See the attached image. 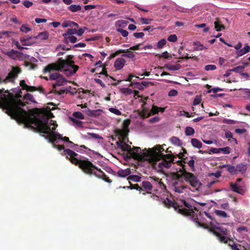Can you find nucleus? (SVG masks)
<instances>
[{
	"instance_id": "1",
	"label": "nucleus",
	"mask_w": 250,
	"mask_h": 250,
	"mask_svg": "<svg viewBox=\"0 0 250 250\" xmlns=\"http://www.w3.org/2000/svg\"><path fill=\"white\" fill-rule=\"evenodd\" d=\"M21 95H13L8 90L2 92L0 90V107L5 110V112L17 122L23 123L25 127L34 124L41 132L47 135L46 138L54 147L59 150H63L62 154L66 155V158L72 163L79 165L85 173L93 174L107 182H111L104 173L91 162L86 159L79 160L76 157L78 156L77 153L71 149H64V146L73 148L75 144L69 141L68 137H63L54 131L58 125L52 120H49L53 117L52 113L48 111L45 114L35 116L32 111L28 112L23 108L25 104L21 100Z\"/></svg>"
},
{
	"instance_id": "2",
	"label": "nucleus",
	"mask_w": 250,
	"mask_h": 250,
	"mask_svg": "<svg viewBox=\"0 0 250 250\" xmlns=\"http://www.w3.org/2000/svg\"><path fill=\"white\" fill-rule=\"evenodd\" d=\"M118 146L124 151H128L132 158L139 160H149L154 168L158 171H163L171 166V161L167 160L162 153L164 149L160 146H157L147 152H142L140 147L131 148L126 143L121 142Z\"/></svg>"
},
{
	"instance_id": "3",
	"label": "nucleus",
	"mask_w": 250,
	"mask_h": 250,
	"mask_svg": "<svg viewBox=\"0 0 250 250\" xmlns=\"http://www.w3.org/2000/svg\"><path fill=\"white\" fill-rule=\"evenodd\" d=\"M79 66L75 65L74 61L70 59H62L60 58L55 63L47 65L43 69L44 73L49 72V80L54 81L52 83L54 88L57 86L64 85L68 81L59 72H62L66 76L73 75L78 70Z\"/></svg>"
},
{
	"instance_id": "4",
	"label": "nucleus",
	"mask_w": 250,
	"mask_h": 250,
	"mask_svg": "<svg viewBox=\"0 0 250 250\" xmlns=\"http://www.w3.org/2000/svg\"><path fill=\"white\" fill-rule=\"evenodd\" d=\"M178 181H185L195 189H198L201 186V183L193 174L185 170L181 171V173L178 175Z\"/></svg>"
},
{
	"instance_id": "5",
	"label": "nucleus",
	"mask_w": 250,
	"mask_h": 250,
	"mask_svg": "<svg viewBox=\"0 0 250 250\" xmlns=\"http://www.w3.org/2000/svg\"><path fill=\"white\" fill-rule=\"evenodd\" d=\"M167 201L168 202L169 206L173 207L176 210H178L179 213L187 216H194V212L192 209L191 206L187 204L185 201L183 202L184 208H180L179 206H176L174 203L169 200L168 198H167Z\"/></svg>"
},
{
	"instance_id": "6",
	"label": "nucleus",
	"mask_w": 250,
	"mask_h": 250,
	"mask_svg": "<svg viewBox=\"0 0 250 250\" xmlns=\"http://www.w3.org/2000/svg\"><path fill=\"white\" fill-rule=\"evenodd\" d=\"M209 223L211 226L215 229L213 230V232L217 237L220 241L225 243H228V238L227 237V229L220 227L219 224L216 223L215 225L212 222Z\"/></svg>"
},
{
	"instance_id": "7",
	"label": "nucleus",
	"mask_w": 250,
	"mask_h": 250,
	"mask_svg": "<svg viewBox=\"0 0 250 250\" xmlns=\"http://www.w3.org/2000/svg\"><path fill=\"white\" fill-rule=\"evenodd\" d=\"M5 54L9 57L15 60L26 59L33 62H37V59L33 57H30L28 55L24 54L21 52H18L14 50V49H12L10 51L6 52Z\"/></svg>"
},
{
	"instance_id": "8",
	"label": "nucleus",
	"mask_w": 250,
	"mask_h": 250,
	"mask_svg": "<svg viewBox=\"0 0 250 250\" xmlns=\"http://www.w3.org/2000/svg\"><path fill=\"white\" fill-rule=\"evenodd\" d=\"M21 71L20 68L13 66L12 70L8 73L6 77L2 79L0 78V83H14L15 80L18 77L19 74L21 73Z\"/></svg>"
},
{
	"instance_id": "9",
	"label": "nucleus",
	"mask_w": 250,
	"mask_h": 250,
	"mask_svg": "<svg viewBox=\"0 0 250 250\" xmlns=\"http://www.w3.org/2000/svg\"><path fill=\"white\" fill-rule=\"evenodd\" d=\"M149 180H151L153 188L156 193H160L166 190V186L159 178L150 177Z\"/></svg>"
},
{
	"instance_id": "10",
	"label": "nucleus",
	"mask_w": 250,
	"mask_h": 250,
	"mask_svg": "<svg viewBox=\"0 0 250 250\" xmlns=\"http://www.w3.org/2000/svg\"><path fill=\"white\" fill-rule=\"evenodd\" d=\"M173 188L175 192L178 193H182L187 190L188 187L183 184L175 182L173 183Z\"/></svg>"
},
{
	"instance_id": "11",
	"label": "nucleus",
	"mask_w": 250,
	"mask_h": 250,
	"mask_svg": "<svg viewBox=\"0 0 250 250\" xmlns=\"http://www.w3.org/2000/svg\"><path fill=\"white\" fill-rule=\"evenodd\" d=\"M125 63L126 61L125 59L122 57L118 58L114 62V67L115 68L116 70H120L124 67Z\"/></svg>"
},
{
	"instance_id": "12",
	"label": "nucleus",
	"mask_w": 250,
	"mask_h": 250,
	"mask_svg": "<svg viewBox=\"0 0 250 250\" xmlns=\"http://www.w3.org/2000/svg\"><path fill=\"white\" fill-rule=\"evenodd\" d=\"M35 39L34 37H27L26 38H21L20 40L22 45L30 46L35 43Z\"/></svg>"
},
{
	"instance_id": "13",
	"label": "nucleus",
	"mask_w": 250,
	"mask_h": 250,
	"mask_svg": "<svg viewBox=\"0 0 250 250\" xmlns=\"http://www.w3.org/2000/svg\"><path fill=\"white\" fill-rule=\"evenodd\" d=\"M83 112H85L88 116L96 117L101 114L102 110L101 109L91 110H89V109H87L83 110Z\"/></svg>"
},
{
	"instance_id": "14",
	"label": "nucleus",
	"mask_w": 250,
	"mask_h": 250,
	"mask_svg": "<svg viewBox=\"0 0 250 250\" xmlns=\"http://www.w3.org/2000/svg\"><path fill=\"white\" fill-rule=\"evenodd\" d=\"M131 173V171L129 168H126L125 169H120L117 172V176L119 177L124 178L127 176H129Z\"/></svg>"
},
{
	"instance_id": "15",
	"label": "nucleus",
	"mask_w": 250,
	"mask_h": 250,
	"mask_svg": "<svg viewBox=\"0 0 250 250\" xmlns=\"http://www.w3.org/2000/svg\"><path fill=\"white\" fill-rule=\"evenodd\" d=\"M250 51V47L248 44H245L243 48L240 49L236 52L237 57L242 56Z\"/></svg>"
},
{
	"instance_id": "16",
	"label": "nucleus",
	"mask_w": 250,
	"mask_h": 250,
	"mask_svg": "<svg viewBox=\"0 0 250 250\" xmlns=\"http://www.w3.org/2000/svg\"><path fill=\"white\" fill-rule=\"evenodd\" d=\"M167 69L170 71H175L179 70L181 68V65L180 64H176L175 65H171L167 64L164 66Z\"/></svg>"
},
{
	"instance_id": "17",
	"label": "nucleus",
	"mask_w": 250,
	"mask_h": 250,
	"mask_svg": "<svg viewBox=\"0 0 250 250\" xmlns=\"http://www.w3.org/2000/svg\"><path fill=\"white\" fill-rule=\"evenodd\" d=\"M128 23V22L125 20H119L115 22V26L117 29L119 28L123 29V28H125L126 26Z\"/></svg>"
},
{
	"instance_id": "18",
	"label": "nucleus",
	"mask_w": 250,
	"mask_h": 250,
	"mask_svg": "<svg viewBox=\"0 0 250 250\" xmlns=\"http://www.w3.org/2000/svg\"><path fill=\"white\" fill-rule=\"evenodd\" d=\"M142 186L146 190H151L153 188V185L151 180L142 182Z\"/></svg>"
},
{
	"instance_id": "19",
	"label": "nucleus",
	"mask_w": 250,
	"mask_h": 250,
	"mask_svg": "<svg viewBox=\"0 0 250 250\" xmlns=\"http://www.w3.org/2000/svg\"><path fill=\"white\" fill-rule=\"evenodd\" d=\"M49 34L47 32H42L38 34L37 36L34 37L35 39H40L41 40H46L48 39Z\"/></svg>"
},
{
	"instance_id": "20",
	"label": "nucleus",
	"mask_w": 250,
	"mask_h": 250,
	"mask_svg": "<svg viewBox=\"0 0 250 250\" xmlns=\"http://www.w3.org/2000/svg\"><path fill=\"white\" fill-rule=\"evenodd\" d=\"M170 142L175 146H182V143L181 141L180 140V139L176 137H172L170 138Z\"/></svg>"
},
{
	"instance_id": "21",
	"label": "nucleus",
	"mask_w": 250,
	"mask_h": 250,
	"mask_svg": "<svg viewBox=\"0 0 250 250\" xmlns=\"http://www.w3.org/2000/svg\"><path fill=\"white\" fill-rule=\"evenodd\" d=\"M192 146L196 148H200L202 146V143L197 139L193 138L191 140Z\"/></svg>"
},
{
	"instance_id": "22",
	"label": "nucleus",
	"mask_w": 250,
	"mask_h": 250,
	"mask_svg": "<svg viewBox=\"0 0 250 250\" xmlns=\"http://www.w3.org/2000/svg\"><path fill=\"white\" fill-rule=\"evenodd\" d=\"M237 172H240L243 173L246 171L247 168V166L244 164H239L236 166Z\"/></svg>"
},
{
	"instance_id": "23",
	"label": "nucleus",
	"mask_w": 250,
	"mask_h": 250,
	"mask_svg": "<svg viewBox=\"0 0 250 250\" xmlns=\"http://www.w3.org/2000/svg\"><path fill=\"white\" fill-rule=\"evenodd\" d=\"M70 120L74 124L76 127H83V122L73 117H70Z\"/></svg>"
},
{
	"instance_id": "24",
	"label": "nucleus",
	"mask_w": 250,
	"mask_h": 250,
	"mask_svg": "<svg viewBox=\"0 0 250 250\" xmlns=\"http://www.w3.org/2000/svg\"><path fill=\"white\" fill-rule=\"evenodd\" d=\"M76 29L75 28H69L66 31L62 34V36L64 38H66V36H72L74 34H76Z\"/></svg>"
},
{
	"instance_id": "25",
	"label": "nucleus",
	"mask_w": 250,
	"mask_h": 250,
	"mask_svg": "<svg viewBox=\"0 0 250 250\" xmlns=\"http://www.w3.org/2000/svg\"><path fill=\"white\" fill-rule=\"evenodd\" d=\"M68 9L72 12H76L81 10V6L79 5L72 4L68 7Z\"/></svg>"
},
{
	"instance_id": "26",
	"label": "nucleus",
	"mask_w": 250,
	"mask_h": 250,
	"mask_svg": "<svg viewBox=\"0 0 250 250\" xmlns=\"http://www.w3.org/2000/svg\"><path fill=\"white\" fill-rule=\"evenodd\" d=\"M223 167H227L228 171L231 174H235L237 173L236 170V167H235L233 166L224 165L223 166Z\"/></svg>"
},
{
	"instance_id": "27",
	"label": "nucleus",
	"mask_w": 250,
	"mask_h": 250,
	"mask_svg": "<svg viewBox=\"0 0 250 250\" xmlns=\"http://www.w3.org/2000/svg\"><path fill=\"white\" fill-rule=\"evenodd\" d=\"M214 28L217 31H220L225 28L224 25L222 24L219 21L214 22Z\"/></svg>"
},
{
	"instance_id": "28",
	"label": "nucleus",
	"mask_w": 250,
	"mask_h": 250,
	"mask_svg": "<svg viewBox=\"0 0 250 250\" xmlns=\"http://www.w3.org/2000/svg\"><path fill=\"white\" fill-rule=\"evenodd\" d=\"M24 100L29 101L33 103H36V101H35L33 96L30 94L27 93L23 97Z\"/></svg>"
},
{
	"instance_id": "29",
	"label": "nucleus",
	"mask_w": 250,
	"mask_h": 250,
	"mask_svg": "<svg viewBox=\"0 0 250 250\" xmlns=\"http://www.w3.org/2000/svg\"><path fill=\"white\" fill-rule=\"evenodd\" d=\"M67 40H68L71 43H74L76 42L77 38L73 35L68 36L66 37V38H64L63 42L67 43L68 42Z\"/></svg>"
},
{
	"instance_id": "30",
	"label": "nucleus",
	"mask_w": 250,
	"mask_h": 250,
	"mask_svg": "<svg viewBox=\"0 0 250 250\" xmlns=\"http://www.w3.org/2000/svg\"><path fill=\"white\" fill-rule=\"evenodd\" d=\"M74 118L76 119L83 120L84 118L83 114L81 112H74L72 114Z\"/></svg>"
},
{
	"instance_id": "31",
	"label": "nucleus",
	"mask_w": 250,
	"mask_h": 250,
	"mask_svg": "<svg viewBox=\"0 0 250 250\" xmlns=\"http://www.w3.org/2000/svg\"><path fill=\"white\" fill-rule=\"evenodd\" d=\"M215 213L217 216L222 218H227L228 217L227 213L223 210H215Z\"/></svg>"
},
{
	"instance_id": "32",
	"label": "nucleus",
	"mask_w": 250,
	"mask_h": 250,
	"mask_svg": "<svg viewBox=\"0 0 250 250\" xmlns=\"http://www.w3.org/2000/svg\"><path fill=\"white\" fill-rule=\"evenodd\" d=\"M195 133L194 129L190 126H187L185 129V134L187 136H191Z\"/></svg>"
},
{
	"instance_id": "33",
	"label": "nucleus",
	"mask_w": 250,
	"mask_h": 250,
	"mask_svg": "<svg viewBox=\"0 0 250 250\" xmlns=\"http://www.w3.org/2000/svg\"><path fill=\"white\" fill-rule=\"evenodd\" d=\"M127 180H131L135 182H138L140 181L141 177L136 175H129V176L127 177Z\"/></svg>"
},
{
	"instance_id": "34",
	"label": "nucleus",
	"mask_w": 250,
	"mask_h": 250,
	"mask_svg": "<svg viewBox=\"0 0 250 250\" xmlns=\"http://www.w3.org/2000/svg\"><path fill=\"white\" fill-rule=\"evenodd\" d=\"M166 41L165 39H163L161 40H160L157 44V46L156 48H154L155 49L159 48L161 49L166 44Z\"/></svg>"
},
{
	"instance_id": "35",
	"label": "nucleus",
	"mask_w": 250,
	"mask_h": 250,
	"mask_svg": "<svg viewBox=\"0 0 250 250\" xmlns=\"http://www.w3.org/2000/svg\"><path fill=\"white\" fill-rule=\"evenodd\" d=\"M87 135L88 136L89 138H93L94 139H100L103 140V138L100 136L99 135L94 133H88Z\"/></svg>"
},
{
	"instance_id": "36",
	"label": "nucleus",
	"mask_w": 250,
	"mask_h": 250,
	"mask_svg": "<svg viewBox=\"0 0 250 250\" xmlns=\"http://www.w3.org/2000/svg\"><path fill=\"white\" fill-rule=\"evenodd\" d=\"M159 107L155 105H153L150 112L148 113V116H150L151 114H158L159 112Z\"/></svg>"
},
{
	"instance_id": "37",
	"label": "nucleus",
	"mask_w": 250,
	"mask_h": 250,
	"mask_svg": "<svg viewBox=\"0 0 250 250\" xmlns=\"http://www.w3.org/2000/svg\"><path fill=\"white\" fill-rule=\"evenodd\" d=\"M230 147L229 146H226L224 148H219L220 153L222 152L224 154H229L230 152Z\"/></svg>"
},
{
	"instance_id": "38",
	"label": "nucleus",
	"mask_w": 250,
	"mask_h": 250,
	"mask_svg": "<svg viewBox=\"0 0 250 250\" xmlns=\"http://www.w3.org/2000/svg\"><path fill=\"white\" fill-rule=\"evenodd\" d=\"M109 111L116 115H121L122 114L121 112L116 108L110 107L109 108Z\"/></svg>"
},
{
	"instance_id": "39",
	"label": "nucleus",
	"mask_w": 250,
	"mask_h": 250,
	"mask_svg": "<svg viewBox=\"0 0 250 250\" xmlns=\"http://www.w3.org/2000/svg\"><path fill=\"white\" fill-rule=\"evenodd\" d=\"M245 68L244 66H238L237 67H235L232 69H231L232 70V72H235L236 73L240 72L243 71L244 69Z\"/></svg>"
},
{
	"instance_id": "40",
	"label": "nucleus",
	"mask_w": 250,
	"mask_h": 250,
	"mask_svg": "<svg viewBox=\"0 0 250 250\" xmlns=\"http://www.w3.org/2000/svg\"><path fill=\"white\" fill-rule=\"evenodd\" d=\"M216 66L214 64H208L205 66V70L208 71L211 70H214L216 69Z\"/></svg>"
},
{
	"instance_id": "41",
	"label": "nucleus",
	"mask_w": 250,
	"mask_h": 250,
	"mask_svg": "<svg viewBox=\"0 0 250 250\" xmlns=\"http://www.w3.org/2000/svg\"><path fill=\"white\" fill-rule=\"evenodd\" d=\"M118 32H119L121 34L123 37H126L128 35V32L127 30H124L122 28H119L116 29Z\"/></svg>"
},
{
	"instance_id": "42",
	"label": "nucleus",
	"mask_w": 250,
	"mask_h": 250,
	"mask_svg": "<svg viewBox=\"0 0 250 250\" xmlns=\"http://www.w3.org/2000/svg\"><path fill=\"white\" fill-rule=\"evenodd\" d=\"M167 40L170 42H175L177 40V36L175 34H172L167 38Z\"/></svg>"
},
{
	"instance_id": "43",
	"label": "nucleus",
	"mask_w": 250,
	"mask_h": 250,
	"mask_svg": "<svg viewBox=\"0 0 250 250\" xmlns=\"http://www.w3.org/2000/svg\"><path fill=\"white\" fill-rule=\"evenodd\" d=\"M232 250H241L240 248L241 245H237V244L233 242L232 244H229Z\"/></svg>"
},
{
	"instance_id": "44",
	"label": "nucleus",
	"mask_w": 250,
	"mask_h": 250,
	"mask_svg": "<svg viewBox=\"0 0 250 250\" xmlns=\"http://www.w3.org/2000/svg\"><path fill=\"white\" fill-rule=\"evenodd\" d=\"M222 123L229 125H233L236 123V121L230 119H224L222 121Z\"/></svg>"
},
{
	"instance_id": "45",
	"label": "nucleus",
	"mask_w": 250,
	"mask_h": 250,
	"mask_svg": "<svg viewBox=\"0 0 250 250\" xmlns=\"http://www.w3.org/2000/svg\"><path fill=\"white\" fill-rule=\"evenodd\" d=\"M201 101V98L200 96H196L193 102V105H196L199 104Z\"/></svg>"
},
{
	"instance_id": "46",
	"label": "nucleus",
	"mask_w": 250,
	"mask_h": 250,
	"mask_svg": "<svg viewBox=\"0 0 250 250\" xmlns=\"http://www.w3.org/2000/svg\"><path fill=\"white\" fill-rule=\"evenodd\" d=\"M86 29L87 28L85 27H84L83 28H79L78 30L76 29V34H77L78 36H81Z\"/></svg>"
},
{
	"instance_id": "47",
	"label": "nucleus",
	"mask_w": 250,
	"mask_h": 250,
	"mask_svg": "<svg viewBox=\"0 0 250 250\" xmlns=\"http://www.w3.org/2000/svg\"><path fill=\"white\" fill-rule=\"evenodd\" d=\"M20 30L24 33H27L31 30V29L26 25H22L20 28Z\"/></svg>"
},
{
	"instance_id": "48",
	"label": "nucleus",
	"mask_w": 250,
	"mask_h": 250,
	"mask_svg": "<svg viewBox=\"0 0 250 250\" xmlns=\"http://www.w3.org/2000/svg\"><path fill=\"white\" fill-rule=\"evenodd\" d=\"M231 187L232 190L233 191L236 192H239V188L237 183H235L234 184H231Z\"/></svg>"
},
{
	"instance_id": "49",
	"label": "nucleus",
	"mask_w": 250,
	"mask_h": 250,
	"mask_svg": "<svg viewBox=\"0 0 250 250\" xmlns=\"http://www.w3.org/2000/svg\"><path fill=\"white\" fill-rule=\"evenodd\" d=\"M9 32L8 31H0V39H3L4 37H8Z\"/></svg>"
},
{
	"instance_id": "50",
	"label": "nucleus",
	"mask_w": 250,
	"mask_h": 250,
	"mask_svg": "<svg viewBox=\"0 0 250 250\" xmlns=\"http://www.w3.org/2000/svg\"><path fill=\"white\" fill-rule=\"evenodd\" d=\"M194 44L195 45H196L197 47L196 48V49L197 50H203L204 49L206 48V47L205 46H204V45L202 44H200V43L199 42H197V43H194Z\"/></svg>"
},
{
	"instance_id": "51",
	"label": "nucleus",
	"mask_w": 250,
	"mask_h": 250,
	"mask_svg": "<svg viewBox=\"0 0 250 250\" xmlns=\"http://www.w3.org/2000/svg\"><path fill=\"white\" fill-rule=\"evenodd\" d=\"M177 91L175 89L170 90L168 92V96L169 97L175 96L177 95Z\"/></svg>"
},
{
	"instance_id": "52",
	"label": "nucleus",
	"mask_w": 250,
	"mask_h": 250,
	"mask_svg": "<svg viewBox=\"0 0 250 250\" xmlns=\"http://www.w3.org/2000/svg\"><path fill=\"white\" fill-rule=\"evenodd\" d=\"M145 34L143 32H136L133 33V36L136 38H142L144 36Z\"/></svg>"
},
{
	"instance_id": "53",
	"label": "nucleus",
	"mask_w": 250,
	"mask_h": 250,
	"mask_svg": "<svg viewBox=\"0 0 250 250\" xmlns=\"http://www.w3.org/2000/svg\"><path fill=\"white\" fill-rule=\"evenodd\" d=\"M133 85H135L136 87L140 90L143 89L144 88L142 84H141L138 82H134L131 84V86Z\"/></svg>"
},
{
	"instance_id": "54",
	"label": "nucleus",
	"mask_w": 250,
	"mask_h": 250,
	"mask_svg": "<svg viewBox=\"0 0 250 250\" xmlns=\"http://www.w3.org/2000/svg\"><path fill=\"white\" fill-rule=\"evenodd\" d=\"M140 45H141V44H137L135 45L130 47L129 49L131 50H142V48H140Z\"/></svg>"
},
{
	"instance_id": "55",
	"label": "nucleus",
	"mask_w": 250,
	"mask_h": 250,
	"mask_svg": "<svg viewBox=\"0 0 250 250\" xmlns=\"http://www.w3.org/2000/svg\"><path fill=\"white\" fill-rule=\"evenodd\" d=\"M220 153L219 148H213L212 147L209 149V153H215L218 154Z\"/></svg>"
},
{
	"instance_id": "56",
	"label": "nucleus",
	"mask_w": 250,
	"mask_h": 250,
	"mask_svg": "<svg viewBox=\"0 0 250 250\" xmlns=\"http://www.w3.org/2000/svg\"><path fill=\"white\" fill-rule=\"evenodd\" d=\"M208 176H214L216 178H218L219 177H220L221 176V172L219 171H217L215 173H211L209 174Z\"/></svg>"
},
{
	"instance_id": "57",
	"label": "nucleus",
	"mask_w": 250,
	"mask_h": 250,
	"mask_svg": "<svg viewBox=\"0 0 250 250\" xmlns=\"http://www.w3.org/2000/svg\"><path fill=\"white\" fill-rule=\"evenodd\" d=\"M188 165L189 167H190L192 169H194V160L193 158H191L190 160H189L187 162Z\"/></svg>"
},
{
	"instance_id": "58",
	"label": "nucleus",
	"mask_w": 250,
	"mask_h": 250,
	"mask_svg": "<svg viewBox=\"0 0 250 250\" xmlns=\"http://www.w3.org/2000/svg\"><path fill=\"white\" fill-rule=\"evenodd\" d=\"M160 118L158 117H154L149 120V123H154L159 122Z\"/></svg>"
},
{
	"instance_id": "59",
	"label": "nucleus",
	"mask_w": 250,
	"mask_h": 250,
	"mask_svg": "<svg viewBox=\"0 0 250 250\" xmlns=\"http://www.w3.org/2000/svg\"><path fill=\"white\" fill-rule=\"evenodd\" d=\"M122 57H127L128 58H134L135 55L132 53H129L127 54H124L122 55Z\"/></svg>"
},
{
	"instance_id": "60",
	"label": "nucleus",
	"mask_w": 250,
	"mask_h": 250,
	"mask_svg": "<svg viewBox=\"0 0 250 250\" xmlns=\"http://www.w3.org/2000/svg\"><path fill=\"white\" fill-rule=\"evenodd\" d=\"M23 4L25 7L29 8L33 5V3L30 1L26 0L23 2Z\"/></svg>"
},
{
	"instance_id": "61",
	"label": "nucleus",
	"mask_w": 250,
	"mask_h": 250,
	"mask_svg": "<svg viewBox=\"0 0 250 250\" xmlns=\"http://www.w3.org/2000/svg\"><path fill=\"white\" fill-rule=\"evenodd\" d=\"M246 129L245 128H237L235 129V131L236 133L238 134H243L246 132Z\"/></svg>"
},
{
	"instance_id": "62",
	"label": "nucleus",
	"mask_w": 250,
	"mask_h": 250,
	"mask_svg": "<svg viewBox=\"0 0 250 250\" xmlns=\"http://www.w3.org/2000/svg\"><path fill=\"white\" fill-rule=\"evenodd\" d=\"M35 21L37 23H42V22L44 23V22H46L47 21V20L45 19H41V18H36Z\"/></svg>"
},
{
	"instance_id": "63",
	"label": "nucleus",
	"mask_w": 250,
	"mask_h": 250,
	"mask_svg": "<svg viewBox=\"0 0 250 250\" xmlns=\"http://www.w3.org/2000/svg\"><path fill=\"white\" fill-rule=\"evenodd\" d=\"M25 65L27 67L29 66V69H34L36 67L35 65H34L29 62H25Z\"/></svg>"
},
{
	"instance_id": "64",
	"label": "nucleus",
	"mask_w": 250,
	"mask_h": 250,
	"mask_svg": "<svg viewBox=\"0 0 250 250\" xmlns=\"http://www.w3.org/2000/svg\"><path fill=\"white\" fill-rule=\"evenodd\" d=\"M20 86L22 87L23 89H26L28 87V85L25 83L24 80H22L20 82Z\"/></svg>"
}]
</instances>
